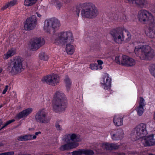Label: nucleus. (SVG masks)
Instances as JSON below:
<instances>
[{
	"label": "nucleus",
	"mask_w": 155,
	"mask_h": 155,
	"mask_svg": "<svg viewBox=\"0 0 155 155\" xmlns=\"http://www.w3.org/2000/svg\"><path fill=\"white\" fill-rule=\"evenodd\" d=\"M138 18L139 21L143 23L149 21L152 23L153 22L154 19L153 15L146 10L142 9L140 11Z\"/></svg>",
	"instance_id": "obj_10"
},
{
	"label": "nucleus",
	"mask_w": 155,
	"mask_h": 155,
	"mask_svg": "<svg viewBox=\"0 0 155 155\" xmlns=\"http://www.w3.org/2000/svg\"><path fill=\"white\" fill-rule=\"evenodd\" d=\"M97 62L98 65H101L103 63V61L101 60H98L97 61Z\"/></svg>",
	"instance_id": "obj_45"
},
{
	"label": "nucleus",
	"mask_w": 155,
	"mask_h": 155,
	"mask_svg": "<svg viewBox=\"0 0 155 155\" xmlns=\"http://www.w3.org/2000/svg\"><path fill=\"white\" fill-rule=\"evenodd\" d=\"M39 57L41 60L43 61H48L49 57L44 52H41L39 54Z\"/></svg>",
	"instance_id": "obj_31"
},
{
	"label": "nucleus",
	"mask_w": 155,
	"mask_h": 155,
	"mask_svg": "<svg viewBox=\"0 0 155 155\" xmlns=\"http://www.w3.org/2000/svg\"><path fill=\"white\" fill-rule=\"evenodd\" d=\"M37 20L35 15H32L31 17L28 18L24 25V28L26 30H33L36 27Z\"/></svg>",
	"instance_id": "obj_12"
},
{
	"label": "nucleus",
	"mask_w": 155,
	"mask_h": 155,
	"mask_svg": "<svg viewBox=\"0 0 155 155\" xmlns=\"http://www.w3.org/2000/svg\"><path fill=\"white\" fill-rule=\"evenodd\" d=\"M124 155H125V153H124Z\"/></svg>",
	"instance_id": "obj_59"
},
{
	"label": "nucleus",
	"mask_w": 155,
	"mask_h": 155,
	"mask_svg": "<svg viewBox=\"0 0 155 155\" xmlns=\"http://www.w3.org/2000/svg\"><path fill=\"white\" fill-rule=\"evenodd\" d=\"M60 26V21L57 19L52 18L46 19L44 22L43 27L44 30L48 33H50L51 30L52 29L53 32L54 33L58 30Z\"/></svg>",
	"instance_id": "obj_8"
},
{
	"label": "nucleus",
	"mask_w": 155,
	"mask_h": 155,
	"mask_svg": "<svg viewBox=\"0 0 155 155\" xmlns=\"http://www.w3.org/2000/svg\"><path fill=\"white\" fill-rule=\"evenodd\" d=\"M130 4H134L137 7L143 8L145 7L148 4L147 0H127Z\"/></svg>",
	"instance_id": "obj_18"
},
{
	"label": "nucleus",
	"mask_w": 155,
	"mask_h": 155,
	"mask_svg": "<svg viewBox=\"0 0 155 155\" xmlns=\"http://www.w3.org/2000/svg\"><path fill=\"white\" fill-rule=\"evenodd\" d=\"M17 139L18 141H25V135H21L18 137Z\"/></svg>",
	"instance_id": "obj_39"
},
{
	"label": "nucleus",
	"mask_w": 155,
	"mask_h": 155,
	"mask_svg": "<svg viewBox=\"0 0 155 155\" xmlns=\"http://www.w3.org/2000/svg\"><path fill=\"white\" fill-rule=\"evenodd\" d=\"M91 49H93V48H92H92H91Z\"/></svg>",
	"instance_id": "obj_57"
},
{
	"label": "nucleus",
	"mask_w": 155,
	"mask_h": 155,
	"mask_svg": "<svg viewBox=\"0 0 155 155\" xmlns=\"http://www.w3.org/2000/svg\"><path fill=\"white\" fill-rule=\"evenodd\" d=\"M74 41L73 34L70 31H62L58 34L55 40V43L58 45H64L68 42H73Z\"/></svg>",
	"instance_id": "obj_6"
},
{
	"label": "nucleus",
	"mask_w": 155,
	"mask_h": 155,
	"mask_svg": "<svg viewBox=\"0 0 155 155\" xmlns=\"http://www.w3.org/2000/svg\"><path fill=\"white\" fill-rule=\"evenodd\" d=\"M55 127L57 130H61V127L60 125L58 124L57 123H56Z\"/></svg>",
	"instance_id": "obj_44"
},
{
	"label": "nucleus",
	"mask_w": 155,
	"mask_h": 155,
	"mask_svg": "<svg viewBox=\"0 0 155 155\" xmlns=\"http://www.w3.org/2000/svg\"><path fill=\"white\" fill-rule=\"evenodd\" d=\"M151 74L155 77V64L153 65L152 69L150 70Z\"/></svg>",
	"instance_id": "obj_38"
},
{
	"label": "nucleus",
	"mask_w": 155,
	"mask_h": 155,
	"mask_svg": "<svg viewBox=\"0 0 155 155\" xmlns=\"http://www.w3.org/2000/svg\"><path fill=\"white\" fill-rule=\"evenodd\" d=\"M41 81L43 83L51 86H55L59 83L60 78L57 74L53 73L43 77L42 78Z\"/></svg>",
	"instance_id": "obj_9"
},
{
	"label": "nucleus",
	"mask_w": 155,
	"mask_h": 155,
	"mask_svg": "<svg viewBox=\"0 0 155 155\" xmlns=\"http://www.w3.org/2000/svg\"><path fill=\"white\" fill-rule=\"evenodd\" d=\"M68 103L64 94L61 91H56L54 95L52 103L53 110L59 113L65 110Z\"/></svg>",
	"instance_id": "obj_2"
},
{
	"label": "nucleus",
	"mask_w": 155,
	"mask_h": 155,
	"mask_svg": "<svg viewBox=\"0 0 155 155\" xmlns=\"http://www.w3.org/2000/svg\"><path fill=\"white\" fill-rule=\"evenodd\" d=\"M23 61L24 59L20 56H16L13 58L10 63V67H8L9 72L12 75H16L23 70Z\"/></svg>",
	"instance_id": "obj_4"
},
{
	"label": "nucleus",
	"mask_w": 155,
	"mask_h": 155,
	"mask_svg": "<svg viewBox=\"0 0 155 155\" xmlns=\"http://www.w3.org/2000/svg\"><path fill=\"white\" fill-rule=\"evenodd\" d=\"M144 100L143 97H140L139 105L137 108V114L140 116L142 115L144 111L143 107L144 106Z\"/></svg>",
	"instance_id": "obj_25"
},
{
	"label": "nucleus",
	"mask_w": 155,
	"mask_h": 155,
	"mask_svg": "<svg viewBox=\"0 0 155 155\" xmlns=\"http://www.w3.org/2000/svg\"><path fill=\"white\" fill-rule=\"evenodd\" d=\"M103 145L107 150H117L119 148V146L116 144L105 143Z\"/></svg>",
	"instance_id": "obj_26"
},
{
	"label": "nucleus",
	"mask_w": 155,
	"mask_h": 155,
	"mask_svg": "<svg viewBox=\"0 0 155 155\" xmlns=\"http://www.w3.org/2000/svg\"><path fill=\"white\" fill-rule=\"evenodd\" d=\"M66 50L68 54L72 55L74 51V47L70 44H68L66 45Z\"/></svg>",
	"instance_id": "obj_30"
},
{
	"label": "nucleus",
	"mask_w": 155,
	"mask_h": 155,
	"mask_svg": "<svg viewBox=\"0 0 155 155\" xmlns=\"http://www.w3.org/2000/svg\"><path fill=\"white\" fill-rule=\"evenodd\" d=\"M54 4L56 8L58 9H60L62 6L61 2L58 1H55Z\"/></svg>",
	"instance_id": "obj_34"
},
{
	"label": "nucleus",
	"mask_w": 155,
	"mask_h": 155,
	"mask_svg": "<svg viewBox=\"0 0 155 155\" xmlns=\"http://www.w3.org/2000/svg\"><path fill=\"white\" fill-rule=\"evenodd\" d=\"M37 0H25L24 5L26 6H30L35 4Z\"/></svg>",
	"instance_id": "obj_32"
},
{
	"label": "nucleus",
	"mask_w": 155,
	"mask_h": 155,
	"mask_svg": "<svg viewBox=\"0 0 155 155\" xmlns=\"http://www.w3.org/2000/svg\"><path fill=\"white\" fill-rule=\"evenodd\" d=\"M141 42L142 43H144L143 42Z\"/></svg>",
	"instance_id": "obj_58"
},
{
	"label": "nucleus",
	"mask_w": 155,
	"mask_h": 155,
	"mask_svg": "<svg viewBox=\"0 0 155 155\" xmlns=\"http://www.w3.org/2000/svg\"><path fill=\"white\" fill-rule=\"evenodd\" d=\"M3 144L2 143H0V147L2 146H3Z\"/></svg>",
	"instance_id": "obj_51"
},
{
	"label": "nucleus",
	"mask_w": 155,
	"mask_h": 155,
	"mask_svg": "<svg viewBox=\"0 0 155 155\" xmlns=\"http://www.w3.org/2000/svg\"><path fill=\"white\" fill-rule=\"evenodd\" d=\"M154 135L151 134L148 136L144 137V143L145 146H150L155 145V140L154 138Z\"/></svg>",
	"instance_id": "obj_20"
},
{
	"label": "nucleus",
	"mask_w": 155,
	"mask_h": 155,
	"mask_svg": "<svg viewBox=\"0 0 155 155\" xmlns=\"http://www.w3.org/2000/svg\"><path fill=\"white\" fill-rule=\"evenodd\" d=\"M35 119L38 122L47 124L50 121V119L47 117V114L45 109L39 110L36 113Z\"/></svg>",
	"instance_id": "obj_11"
},
{
	"label": "nucleus",
	"mask_w": 155,
	"mask_h": 155,
	"mask_svg": "<svg viewBox=\"0 0 155 155\" xmlns=\"http://www.w3.org/2000/svg\"><path fill=\"white\" fill-rule=\"evenodd\" d=\"M75 12L78 17L80 12L81 11V15L82 17L88 18H93L97 15V8L92 3L90 2L80 3L76 7Z\"/></svg>",
	"instance_id": "obj_1"
},
{
	"label": "nucleus",
	"mask_w": 155,
	"mask_h": 155,
	"mask_svg": "<svg viewBox=\"0 0 155 155\" xmlns=\"http://www.w3.org/2000/svg\"><path fill=\"white\" fill-rule=\"evenodd\" d=\"M134 52L137 56L141 54L144 60H150L154 56V50L148 45L136 46Z\"/></svg>",
	"instance_id": "obj_3"
},
{
	"label": "nucleus",
	"mask_w": 155,
	"mask_h": 155,
	"mask_svg": "<svg viewBox=\"0 0 155 155\" xmlns=\"http://www.w3.org/2000/svg\"><path fill=\"white\" fill-rule=\"evenodd\" d=\"M98 65L97 64H91L90 65V68L92 70H97Z\"/></svg>",
	"instance_id": "obj_36"
},
{
	"label": "nucleus",
	"mask_w": 155,
	"mask_h": 155,
	"mask_svg": "<svg viewBox=\"0 0 155 155\" xmlns=\"http://www.w3.org/2000/svg\"><path fill=\"white\" fill-rule=\"evenodd\" d=\"M2 124V121L0 120V126Z\"/></svg>",
	"instance_id": "obj_52"
},
{
	"label": "nucleus",
	"mask_w": 155,
	"mask_h": 155,
	"mask_svg": "<svg viewBox=\"0 0 155 155\" xmlns=\"http://www.w3.org/2000/svg\"><path fill=\"white\" fill-rule=\"evenodd\" d=\"M147 125L141 123L137 125L132 131L131 136L132 138H134V141L139 139L145 137L147 134L146 129Z\"/></svg>",
	"instance_id": "obj_7"
},
{
	"label": "nucleus",
	"mask_w": 155,
	"mask_h": 155,
	"mask_svg": "<svg viewBox=\"0 0 155 155\" xmlns=\"http://www.w3.org/2000/svg\"><path fill=\"white\" fill-rule=\"evenodd\" d=\"M109 18L111 20H112L113 21L114 20H118L119 21V20H120L121 21L124 20V21H126V17L123 13H121L119 12H117L116 14L112 13V15H110L109 17Z\"/></svg>",
	"instance_id": "obj_24"
},
{
	"label": "nucleus",
	"mask_w": 155,
	"mask_h": 155,
	"mask_svg": "<svg viewBox=\"0 0 155 155\" xmlns=\"http://www.w3.org/2000/svg\"><path fill=\"white\" fill-rule=\"evenodd\" d=\"M153 118L155 120V112H154L153 115Z\"/></svg>",
	"instance_id": "obj_53"
},
{
	"label": "nucleus",
	"mask_w": 155,
	"mask_h": 155,
	"mask_svg": "<svg viewBox=\"0 0 155 155\" xmlns=\"http://www.w3.org/2000/svg\"><path fill=\"white\" fill-rule=\"evenodd\" d=\"M113 121L115 125L121 126L123 124V118L120 117L118 115L115 116L114 117Z\"/></svg>",
	"instance_id": "obj_27"
},
{
	"label": "nucleus",
	"mask_w": 155,
	"mask_h": 155,
	"mask_svg": "<svg viewBox=\"0 0 155 155\" xmlns=\"http://www.w3.org/2000/svg\"><path fill=\"white\" fill-rule=\"evenodd\" d=\"M64 140L66 142L69 141L71 140L73 142H79L81 141V139L80 136L75 134H69L64 137Z\"/></svg>",
	"instance_id": "obj_16"
},
{
	"label": "nucleus",
	"mask_w": 155,
	"mask_h": 155,
	"mask_svg": "<svg viewBox=\"0 0 155 155\" xmlns=\"http://www.w3.org/2000/svg\"><path fill=\"white\" fill-rule=\"evenodd\" d=\"M15 121V120L14 119H12L11 120H9L7 121L6 123L2 127L0 130L2 129L5 128L7 126L10 124L12 123V122H14Z\"/></svg>",
	"instance_id": "obj_33"
},
{
	"label": "nucleus",
	"mask_w": 155,
	"mask_h": 155,
	"mask_svg": "<svg viewBox=\"0 0 155 155\" xmlns=\"http://www.w3.org/2000/svg\"><path fill=\"white\" fill-rule=\"evenodd\" d=\"M67 143L61 145L60 147V150L64 151L69 150L75 148L79 145V144L75 142H67Z\"/></svg>",
	"instance_id": "obj_15"
},
{
	"label": "nucleus",
	"mask_w": 155,
	"mask_h": 155,
	"mask_svg": "<svg viewBox=\"0 0 155 155\" xmlns=\"http://www.w3.org/2000/svg\"><path fill=\"white\" fill-rule=\"evenodd\" d=\"M124 132L121 128L116 130L114 133L111 134V137L113 140H119L122 139L123 137Z\"/></svg>",
	"instance_id": "obj_22"
},
{
	"label": "nucleus",
	"mask_w": 155,
	"mask_h": 155,
	"mask_svg": "<svg viewBox=\"0 0 155 155\" xmlns=\"http://www.w3.org/2000/svg\"><path fill=\"white\" fill-rule=\"evenodd\" d=\"M3 71L2 68L0 67V73H1Z\"/></svg>",
	"instance_id": "obj_49"
},
{
	"label": "nucleus",
	"mask_w": 155,
	"mask_h": 155,
	"mask_svg": "<svg viewBox=\"0 0 155 155\" xmlns=\"http://www.w3.org/2000/svg\"><path fill=\"white\" fill-rule=\"evenodd\" d=\"M100 69H101L102 68V67L101 65H99Z\"/></svg>",
	"instance_id": "obj_54"
},
{
	"label": "nucleus",
	"mask_w": 155,
	"mask_h": 155,
	"mask_svg": "<svg viewBox=\"0 0 155 155\" xmlns=\"http://www.w3.org/2000/svg\"><path fill=\"white\" fill-rule=\"evenodd\" d=\"M8 85H7L5 86V88H4V90H3V91H2V93L3 94H4L6 93V92H7V91L8 89Z\"/></svg>",
	"instance_id": "obj_42"
},
{
	"label": "nucleus",
	"mask_w": 155,
	"mask_h": 155,
	"mask_svg": "<svg viewBox=\"0 0 155 155\" xmlns=\"http://www.w3.org/2000/svg\"><path fill=\"white\" fill-rule=\"evenodd\" d=\"M72 155H93L94 152L90 149H79L78 150H75L71 153Z\"/></svg>",
	"instance_id": "obj_19"
},
{
	"label": "nucleus",
	"mask_w": 155,
	"mask_h": 155,
	"mask_svg": "<svg viewBox=\"0 0 155 155\" xmlns=\"http://www.w3.org/2000/svg\"><path fill=\"white\" fill-rule=\"evenodd\" d=\"M41 134V132L40 131H38L36 132L35 133V134L36 136L38 135V134Z\"/></svg>",
	"instance_id": "obj_46"
},
{
	"label": "nucleus",
	"mask_w": 155,
	"mask_h": 155,
	"mask_svg": "<svg viewBox=\"0 0 155 155\" xmlns=\"http://www.w3.org/2000/svg\"><path fill=\"white\" fill-rule=\"evenodd\" d=\"M3 105L2 104H1L0 105V108H2V107H3Z\"/></svg>",
	"instance_id": "obj_55"
},
{
	"label": "nucleus",
	"mask_w": 155,
	"mask_h": 155,
	"mask_svg": "<svg viewBox=\"0 0 155 155\" xmlns=\"http://www.w3.org/2000/svg\"><path fill=\"white\" fill-rule=\"evenodd\" d=\"M15 50L13 49L8 50L7 52L10 57L13 56L15 54Z\"/></svg>",
	"instance_id": "obj_35"
},
{
	"label": "nucleus",
	"mask_w": 155,
	"mask_h": 155,
	"mask_svg": "<svg viewBox=\"0 0 155 155\" xmlns=\"http://www.w3.org/2000/svg\"><path fill=\"white\" fill-rule=\"evenodd\" d=\"M14 154V151H9L0 153V155H13Z\"/></svg>",
	"instance_id": "obj_40"
},
{
	"label": "nucleus",
	"mask_w": 155,
	"mask_h": 155,
	"mask_svg": "<svg viewBox=\"0 0 155 155\" xmlns=\"http://www.w3.org/2000/svg\"><path fill=\"white\" fill-rule=\"evenodd\" d=\"M124 31L127 32L128 38L127 40H130L131 37L130 33L124 27H119L113 29L110 31V34L113 36L114 41L116 43H121L122 41L124 40V36L123 34Z\"/></svg>",
	"instance_id": "obj_5"
},
{
	"label": "nucleus",
	"mask_w": 155,
	"mask_h": 155,
	"mask_svg": "<svg viewBox=\"0 0 155 155\" xmlns=\"http://www.w3.org/2000/svg\"><path fill=\"white\" fill-rule=\"evenodd\" d=\"M134 60L125 55H123L121 64L127 66H132L135 64Z\"/></svg>",
	"instance_id": "obj_17"
},
{
	"label": "nucleus",
	"mask_w": 155,
	"mask_h": 155,
	"mask_svg": "<svg viewBox=\"0 0 155 155\" xmlns=\"http://www.w3.org/2000/svg\"><path fill=\"white\" fill-rule=\"evenodd\" d=\"M45 43V41L43 38L40 37L34 38L31 40V49L33 51L37 50Z\"/></svg>",
	"instance_id": "obj_13"
},
{
	"label": "nucleus",
	"mask_w": 155,
	"mask_h": 155,
	"mask_svg": "<svg viewBox=\"0 0 155 155\" xmlns=\"http://www.w3.org/2000/svg\"><path fill=\"white\" fill-rule=\"evenodd\" d=\"M17 1L16 0H13L7 3L1 8V10L3 11L8 8L11 7L16 4Z\"/></svg>",
	"instance_id": "obj_29"
},
{
	"label": "nucleus",
	"mask_w": 155,
	"mask_h": 155,
	"mask_svg": "<svg viewBox=\"0 0 155 155\" xmlns=\"http://www.w3.org/2000/svg\"><path fill=\"white\" fill-rule=\"evenodd\" d=\"M65 84V86L67 91H69L70 89L72 82L68 75H66L64 80Z\"/></svg>",
	"instance_id": "obj_28"
},
{
	"label": "nucleus",
	"mask_w": 155,
	"mask_h": 155,
	"mask_svg": "<svg viewBox=\"0 0 155 155\" xmlns=\"http://www.w3.org/2000/svg\"><path fill=\"white\" fill-rule=\"evenodd\" d=\"M145 33L150 38H155V23L154 21L150 23L148 30L145 31Z\"/></svg>",
	"instance_id": "obj_23"
},
{
	"label": "nucleus",
	"mask_w": 155,
	"mask_h": 155,
	"mask_svg": "<svg viewBox=\"0 0 155 155\" xmlns=\"http://www.w3.org/2000/svg\"><path fill=\"white\" fill-rule=\"evenodd\" d=\"M151 155H153V154H151Z\"/></svg>",
	"instance_id": "obj_60"
},
{
	"label": "nucleus",
	"mask_w": 155,
	"mask_h": 155,
	"mask_svg": "<svg viewBox=\"0 0 155 155\" xmlns=\"http://www.w3.org/2000/svg\"><path fill=\"white\" fill-rule=\"evenodd\" d=\"M109 76L108 74L105 73L101 80L102 87L105 90H109L110 89L111 79Z\"/></svg>",
	"instance_id": "obj_14"
},
{
	"label": "nucleus",
	"mask_w": 155,
	"mask_h": 155,
	"mask_svg": "<svg viewBox=\"0 0 155 155\" xmlns=\"http://www.w3.org/2000/svg\"><path fill=\"white\" fill-rule=\"evenodd\" d=\"M33 135L32 134H26L25 135V141L32 140L31 138Z\"/></svg>",
	"instance_id": "obj_37"
},
{
	"label": "nucleus",
	"mask_w": 155,
	"mask_h": 155,
	"mask_svg": "<svg viewBox=\"0 0 155 155\" xmlns=\"http://www.w3.org/2000/svg\"><path fill=\"white\" fill-rule=\"evenodd\" d=\"M36 136L35 135L34 136L33 135V136L32 137H31V138L32 139V140H33V139H36Z\"/></svg>",
	"instance_id": "obj_48"
},
{
	"label": "nucleus",
	"mask_w": 155,
	"mask_h": 155,
	"mask_svg": "<svg viewBox=\"0 0 155 155\" xmlns=\"http://www.w3.org/2000/svg\"><path fill=\"white\" fill-rule=\"evenodd\" d=\"M72 0H67V2L68 3L69 2L71 1Z\"/></svg>",
	"instance_id": "obj_50"
},
{
	"label": "nucleus",
	"mask_w": 155,
	"mask_h": 155,
	"mask_svg": "<svg viewBox=\"0 0 155 155\" xmlns=\"http://www.w3.org/2000/svg\"><path fill=\"white\" fill-rule=\"evenodd\" d=\"M9 58H10V57L8 56V54H7V53H6V54H5L3 55V58L4 60L7 59Z\"/></svg>",
	"instance_id": "obj_41"
},
{
	"label": "nucleus",
	"mask_w": 155,
	"mask_h": 155,
	"mask_svg": "<svg viewBox=\"0 0 155 155\" xmlns=\"http://www.w3.org/2000/svg\"><path fill=\"white\" fill-rule=\"evenodd\" d=\"M32 111L31 108H28L24 110L17 114L15 118L19 120L21 118L27 117Z\"/></svg>",
	"instance_id": "obj_21"
},
{
	"label": "nucleus",
	"mask_w": 155,
	"mask_h": 155,
	"mask_svg": "<svg viewBox=\"0 0 155 155\" xmlns=\"http://www.w3.org/2000/svg\"><path fill=\"white\" fill-rule=\"evenodd\" d=\"M36 14L37 15V16H38V17H39V18H40L41 17V15L40 14H39V13L36 12Z\"/></svg>",
	"instance_id": "obj_47"
},
{
	"label": "nucleus",
	"mask_w": 155,
	"mask_h": 155,
	"mask_svg": "<svg viewBox=\"0 0 155 155\" xmlns=\"http://www.w3.org/2000/svg\"><path fill=\"white\" fill-rule=\"evenodd\" d=\"M31 128H29V130H31Z\"/></svg>",
	"instance_id": "obj_56"
},
{
	"label": "nucleus",
	"mask_w": 155,
	"mask_h": 155,
	"mask_svg": "<svg viewBox=\"0 0 155 155\" xmlns=\"http://www.w3.org/2000/svg\"><path fill=\"white\" fill-rule=\"evenodd\" d=\"M115 61L118 64H120V61L119 59V57L118 56H117L115 57Z\"/></svg>",
	"instance_id": "obj_43"
}]
</instances>
